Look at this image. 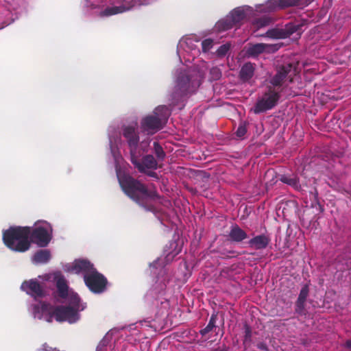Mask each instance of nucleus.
<instances>
[{"instance_id": "1", "label": "nucleus", "mask_w": 351, "mask_h": 351, "mask_svg": "<svg viewBox=\"0 0 351 351\" xmlns=\"http://www.w3.org/2000/svg\"><path fill=\"white\" fill-rule=\"evenodd\" d=\"M118 180L122 191L128 197L146 210H154V206L148 204V200L159 198L156 190L148 189L140 180L127 173L118 176Z\"/></svg>"}, {"instance_id": "2", "label": "nucleus", "mask_w": 351, "mask_h": 351, "mask_svg": "<svg viewBox=\"0 0 351 351\" xmlns=\"http://www.w3.org/2000/svg\"><path fill=\"white\" fill-rule=\"evenodd\" d=\"M29 226H12L3 232V241L10 250L25 252L30 248Z\"/></svg>"}, {"instance_id": "3", "label": "nucleus", "mask_w": 351, "mask_h": 351, "mask_svg": "<svg viewBox=\"0 0 351 351\" xmlns=\"http://www.w3.org/2000/svg\"><path fill=\"white\" fill-rule=\"evenodd\" d=\"M199 85L200 82L195 79L193 75L186 72L180 73L171 94V104L178 105L188 94L194 93Z\"/></svg>"}, {"instance_id": "4", "label": "nucleus", "mask_w": 351, "mask_h": 351, "mask_svg": "<svg viewBox=\"0 0 351 351\" xmlns=\"http://www.w3.org/2000/svg\"><path fill=\"white\" fill-rule=\"evenodd\" d=\"M281 90L267 86L263 96L258 99L253 108L255 114H260L274 108L280 99Z\"/></svg>"}, {"instance_id": "5", "label": "nucleus", "mask_w": 351, "mask_h": 351, "mask_svg": "<svg viewBox=\"0 0 351 351\" xmlns=\"http://www.w3.org/2000/svg\"><path fill=\"white\" fill-rule=\"evenodd\" d=\"M296 65L293 63H286L277 68L276 73L270 79L268 86H273L277 90H281V86L285 80L290 82L298 73Z\"/></svg>"}, {"instance_id": "6", "label": "nucleus", "mask_w": 351, "mask_h": 351, "mask_svg": "<svg viewBox=\"0 0 351 351\" xmlns=\"http://www.w3.org/2000/svg\"><path fill=\"white\" fill-rule=\"evenodd\" d=\"M123 136L125 138L130 148V161L133 165H137L138 168L143 169L138 163L135 155L139 150L138 146L139 143L138 132L134 127L131 125L124 126L122 129ZM141 170V169H139Z\"/></svg>"}, {"instance_id": "7", "label": "nucleus", "mask_w": 351, "mask_h": 351, "mask_svg": "<svg viewBox=\"0 0 351 351\" xmlns=\"http://www.w3.org/2000/svg\"><path fill=\"white\" fill-rule=\"evenodd\" d=\"M86 286L93 293L100 294L106 291L108 283L107 278L96 269L84 277Z\"/></svg>"}, {"instance_id": "8", "label": "nucleus", "mask_w": 351, "mask_h": 351, "mask_svg": "<svg viewBox=\"0 0 351 351\" xmlns=\"http://www.w3.org/2000/svg\"><path fill=\"white\" fill-rule=\"evenodd\" d=\"M52 317L58 322H67L69 324H74L80 319V315L71 306L60 305L54 307L50 312L48 322H51Z\"/></svg>"}, {"instance_id": "9", "label": "nucleus", "mask_w": 351, "mask_h": 351, "mask_svg": "<svg viewBox=\"0 0 351 351\" xmlns=\"http://www.w3.org/2000/svg\"><path fill=\"white\" fill-rule=\"evenodd\" d=\"M28 239L30 241V244L34 243L39 247H44L49 243L51 237L47 230L44 227H29Z\"/></svg>"}, {"instance_id": "10", "label": "nucleus", "mask_w": 351, "mask_h": 351, "mask_svg": "<svg viewBox=\"0 0 351 351\" xmlns=\"http://www.w3.org/2000/svg\"><path fill=\"white\" fill-rule=\"evenodd\" d=\"M164 123L159 118L153 114H149L142 119L141 128L147 134H154L163 128Z\"/></svg>"}, {"instance_id": "11", "label": "nucleus", "mask_w": 351, "mask_h": 351, "mask_svg": "<svg viewBox=\"0 0 351 351\" xmlns=\"http://www.w3.org/2000/svg\"><path fill=\"white\" fill-rule=\"evenodd\" d=\"M21 288L23 291L34 297L36 300L41 298L45 295L44 289L36 279L24 281L22 283Z\"/></svg>"}, {"instance_id": "12", "label": "nucleus", "mask_w": 351, "mask_h": 351, "mask_svg": "<svg viewBox=\"0 0 351 351\" xmlns=\"http://www.w3.org/2000/svg\"><path fill=\"white\" fill-rule=\"evenodd\" d=\"M95 269L93 263L86 259H76L73 263L71 270L75 274H83L84 276Z\"/></svg>"}, {"instance_id": "13", "label": "nucleus", "mask_w": 351, "mask_h": 351, "mask_svg": "<svg viewBox=\"0 0 351 351\" xmlns=\"http://www.w3.org/2000/svg\"><path fill=\"white\" fill-rule=\"evenodd\" d=\"M142 153L138 151L135 155H136V159L138 163L141 165L143 169L140 168L139 169L137 165H134V167L138 170L141 173H145V169H157L158 168V162L157 160L154 158V157L151 154H147L143 156L142 159V162L140 160V157Z\"/></svg>"}, {"instance_id": "14", "label": "nucleus", "mask_w": 351, "mask_h": 351, "mask_svg": "<svg viewBox=\"0 0 351 351\" xmlns=\"http://www.w3.org/2000/svg\"><path fill=\"white\" fill-rule=\"evenodd\" d=\"M53 279L58 296L62 299H66L69 294V287L64 276L60 272H56L54 274Z\"/></svg>"}, {"instance_id": "15", "label": "nucleus", "mask_w": 351, "mask_h": 351, "mask_svg": "<svg viewBox=\"0 0 351 351\" xmlns=\"http://www.w3.org/2000/svg\"><path fill=\"white\" fill-rule=\"evenodd\" d=\"M297 29L296 26H291V27L286 29H270L265 34H261L260 36H267L274 39L285 38L295 32Z\"/></svg>"}, {"instance_id": "16", "label": "nucleus", "mask_w": 351, "mask_h": 351, "mask_svg": "<svg viewBox=\"0 0 351 351\" xmlns=\"http://www.w3.org/2000/svg\"><path fill=\"white\" fill-rule=\"evenodd\" d=\"M271 241V239L268 235L265 234L257 235L249 240L248 244L250 247L255 250L265 249Z\"/></svg>"}, {"instance_id": "17", "label": "nucleus", "mask_w": 351, "mask_h": 351, "mask_svg": "<svg viewBox=\"0 0 351 351\" xmlns=\"http://www.w3.org/2000/svg\"><path fill=\"white\" fill-rule=\"evenodd\" d=\"M256 64L250 62L245 63L241 68L239 77L243 82H248L254 76Z\"/></svg>"}, {"instance_id": "18", "label": "nucleus", "mask_w": 351, "mask_h": 351, "mask_svg": "<svg viewBox=\"0 0 351 351\" xmlns=\"http://www.w3.org/2000/svg\"><path fill=\"white\" fill-rule=\"evenodd\" d=\"M230 240L234 242L239 243L247 238V234L238 225L232 226L228 234Z\"/></svg>"}, {"instance_id": "19", "label": "nucleus", "mask_w": 351, "mask_h": 351, "mask_svg": "<svg viewBox=\"0 0 351 351\" xmlns=\"http://www.w3.org/2000/svg\"><path fill=\"white\" fill-rule=\"evenodd\" d=\"M270 45L265 43L250 44L246 49L248 57L255 58L263 53Z\"/></svg>"}, {"instance_id": "20", "label": "nucleus", "mask_w": 351, "mask_h": 351, "mask_svg": "<svg viewBox=\"0 0 351 351\" xmlns=\"http://www.w3.org/2000/svg\"><path fill=\"white\" fill-rule=\"evenodd\" d=\"M301 0H271L268 2V6L272 9L285 8L291 6H296L300 4Z\"/></svg>"}, {"instance_id": "21", "label": "nucleus", "mask_w": 351, "mask_h": 351, "mask_svg": "<svg viewBox=\"0 0 351 351\" xmlns=\"http://www.w3.org/2000/svg\"><path fill=\"white\" fill-rule=\"evenodd\" d=\"M279 180L297 191L302 189L299 178L296 175H281L279 178Z\"/></svg>"}, {"instance_id": "22", "label": "nucleus", "mask_w": 351, "mask_h": 351, "mask_svg": "<svg viewBox=\"0 0 351 351\" xmlns=\"http://www.w3.org/2000/svg\"><path fill=\"white\" fill-rule=\"evenodd\" d=\"M66 299L68 300V305L66 306L72 307V308L76 310V312L79 313L85 308V306L81 303L80 298L77 293H69Z\"/></svg>"}, {"instance_id": "23", "label": "nucleus", "mask_w": 351, "mask_h": 351, "mask_svg": "<svg viewBox=\"0 0 351 351\" xmlns=\"http://www.w3.org/2000/svg\"><path fill=\"white\" fill-rule=\"evenodd\" d=\"M154 114L159 118L164 124H165L171 114V110L167 106H159L154 110Z\"/></svg>"}, {"instance_id": "24", "label": "nucleus", "mask_w": 351, "mask_h": 351, "mask_svg": "<svg viewBox=\"0 0 351 351\" xmlns=\"http://www.w3.org/2000/svg\"><path fill=\"white\" fill-rule=\"evenodd\" d=\"M228 16L231 20L232 23L234 25H237L245 19V13L243 10L237 8L234 9Z\"/></svg>"}, {"instance_id": "25", "label": "nucleus", "mask_w": 351, "mask_h": 351, "mask_svg": "<svg viewBox=\"0 0 351 351\" xmlns=\"http://www.w3.org/2000/svg\"><path fill=\"white\" fill-rule=\"evenodd\" d=\"M51 258V254L47 250H40L37 251L34 256L33 261L36 263H46Z\"/></svg>"}, {"instance_id": "26", "label": "nucleus", "mask_w": 351, "mask_h": 351, "mask_svg": "<svg viewBox=\"0 0 351 351\" xmlns=\"http://www.w3.org/2000/svg\"><path fill=\"white\" fill-rule=\"evenodd\" d=\"M130 10V8H127L125 5L120 6H112L106 8L104 10H103L100 15L101 16H109L114 14H119L128 11Z\"/></svg>"}, {"instance_id": "27", "label": "nucleus", "mask_w": 351, "mask_h": 351, "mask_svg": "<svg viewBox=\"0 0 351 351\" xmlns=\"http://www.w3.org/2000/svg\"><path fill=\"white\" fill-rule=\"evenodd\" d=\"M272 18L268 16H263L259 18H256L254 20L252 23L253 28L255 31L269 25L272 23Z\"/></svg>"}, {"instance_id": "28", "label": "nucleus", "mask_w": 351, "mask_h": 351, "mask_svg": "<svg viewBox=\"0 0 351 351\" xmlns=\"http://www.w3.org/2000/svg\"><path fill=\"white\" fill-rule=\"evenodd\" d=\"M234 25L227 16L225 19L219 21L215 25V29L218 32H224L232 28Z\"/></svg>"}, {"instance_id": "29", "label": "nucleus", "mask_w": 351, "mask_h": 351, "mask_svg": "<svg viewBox=\"0 0 351 351\" xmlns=\"http://www.w3.org/2000/svg\"><path fill=\"white\" fill-rule=\"evenodd\" d=\"M217 319V315L215 314V313L212 314V315L210 317L208 325L204 328L202 329L199 331V333L202 336H204L206 334H208V332H210V331H212L213 329L216 326L215 324H216Z\"/></svg>"}, {"instance_id": "30", "label": "nucleus", "mask_w": 351, "mask_h": 351, "mask_svg": "<svg viewBox=\"0 0 351 351\" xmlns=\"http://www.w3.org/2000/svg\"><path fill=\"white\" fill-rule=\"evenodd\" d=\"M154 154L156 156L157 160L158 161H163L164 159L165 158L166 154L158 142H154Z\"/></svg>"}, {"instance_id": "31", "label": "nucleus", "mask_w": 351, "mask_h": 351, "mask_svg": "<svg viewBox=\"0 0 351 351\" xmlns=\"http://www.w3.org/2000/svg\"><path fill=\"white\" fill-rule=\"evenodd\" d=\"M310 196L311 199L313 201L312 206H314V204L317 205L319 207V212H323L324 208L319 202L318 191L316 188H314L313 191L310 192Z\"/></svg>"}, {"instance_id": "32", "label": "nucleus", "mask_w": 351, "mask_h": 351, "mask_svg": "<svg viewBox=\"0 0 351 351\" xmlns=\"http://www.w3.org/2000/svg\"><path fill=\"white\" fill-rule=\"evenodd\" d=\"M305 301H301L299 300H297L295 302V313L304 315L306 314V310H305Z\"/></svg>"}, {"instance_id": "33", "label": "nucleus", "mask_w": 351, "mask_h": 351, "mask_svg": "<svg viewBox=\"0 0 351 351\" xmlns=\"http://www.w3.org/2000/svg\"><path fill=\"white\" fill-rule=\"evenodd\" d=\"M308 293L309 287L308 285L306 284L302 287L297 300L306 302L307 297L308 296Z\"/></svg>"}, {"instance_id": "34", "label": "nucleus", "mask_w": 351, "mask_h": 351, "mask_svg": "<svg viewBox=\"0 0 351 351\" xmlns=\"http://www.w3.org/2000/svg\"><path fill=\"white\" fill-rule=\"evenodd\" d=\"M246 132H247V123L245 122H241L239 124L235 134L237 137L243 138L245 135Z\"/></svg>"}, {"instance_id": "35", "label": "nucleus", "mask_w": 351, "mask_h": 351, "mask_svg": "<svg viewBox=\"0 0 351 351\" xmlns=\"http://www.w3.org/2000/svg\"><path fill=\"white\" fill-rule=\"evenodd\" d=\"M210 76L212 80H218L221 77V71L217 66L213 67L210 70Z\"/></svg>"}, {"instance_id": "36", "label": "nucleus", "mask_w": 351, "mask_h": 351, "mask_svg": "<svg viewBox=\"0 0 351 351\" xmlns=\"http://www.w3.org/2000/svg\"><path fill=\"white\" fill-rule=\"evenodd\" d=\"M230 45L229 44H224L221 45L218 49L217 50V55L219 57H223L225 56L228 51L230 50Z\"/></svg>"}, {"instance_id": "37", "label": "nucleus", "mask_w": 351, "mask_h": 351, "mask_svg": "<svg viewBox=\"0 0 351 351\" xmlns=\"http://www.w3.org/2000/svg\"><path fill=\"white\" fill-rule=\"evenodd\" d=\"M213 46V40L207 38L202 42V48L204 52L208 51Z\"/></svg>"}, {"instance_id": "38", "label": "nucleus", "mask_w": 351, "mask_h": 351, "mask_svg": "<svg viewBox=\"0 0 351 351\" xmlns=\"http://www.w3.org/2000/svg\"><path fill=\"white\" fill-rule=\"evenodd\" d=\"M257 348L261 350L267 351L268 348L265 343L261 342L257 344Z\"/></svg>"}, {"instance_id": "39", "label": "nucleus", "mask_w": 351, "mask_h": 351, "mask_svg": "<svg viewBox=\"0 0 351 351\" xmlns=\"http://www.w3.org/2000/svg\"><path fill=\"white\" fill-rule=\"evenodd\" d=\"M228 350H229V348L223 344L222 346L218 347V348L213 350L212 351H228Z\"/></svg>"}, {"instance_id": "40", "label": "nucleus", "mask_w": 351, "mask_h": 351, "mask_svg": "<svg viewBox=\"0 0 351 351\" xmlns=\"http://www.w3.org/2000/svg\"><path fill=\"white\" fill-rule=\"evenodd\" d=\"M147 176L153 178H158L157 173L154 171H148L146 173Z\"/></svg>"}, {"instance_id": "41", "label": "nucleus", "mask_w": 351, "mask_h": 351, "mask_svg": "<svg viewBox=\"0 0 351 351\" xmlns=\"http://www.w3.org/2000/svg\"><path fill=\"white\" fill-rule=\"evenodd\" d=\"M250 337H251V330L248 327H247L245 329V338H250Z\"/></svg>"}, {"instance_id": "42", "label": "nucleus", "mask_w": 351, "mask_h": 351, "mask_svg": "<svg viewBox=\"0 0 351 351\" xmlns=\"http://www.w3.org/2000/svg\"><path fill=\"white\" fill-rule=\"evenodd\" d=\"M346 346L351 349V339L348 340L346 343Z\"/></svg>"}]
</instances>
